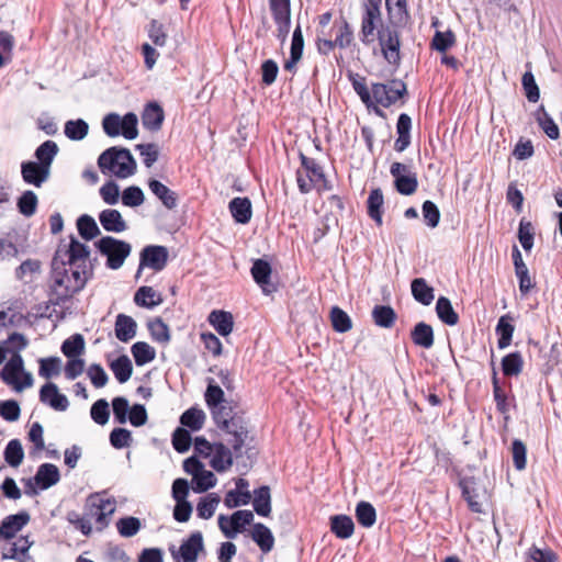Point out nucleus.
<instances>
[{
    "instance_id": "obj_1",
    "label": "nucleus",
    "mask_w": 562,
    "mask_h": 562,
    "mask_svg": "<svg viewBox=\"0 0 562 562\" xmlns=\"http://www.w3.org/2000/svg\"><path fill=\"white\" fill-rule=\"evenodd\" d=\"M89 276L86 270H79L54 260V289L61 299L79 292L86 285Z\"/></svg>"
},
{
    "instance_id": "obj_2",
    "label": "nucleus",
    "mask_w": 562,
    "mask_h": 562,
    "mask_svg": "<svg viewBox=\"0 0 562 562\" xmlns=\"http://www.w3.org/2000/svg\"><path fill=\"white\" fill-rule=\"evenodd\" d=\"M98 165L104 175H112L120 179H126L135 173L136 162L127 149L112 147L103 151Z\"/></svg>"
},
{
    "instance_id": "obj_3",
    "label": "nucleus",
    "mask_w": 562,
    "mask_h": 562,
    "mask_svg": "<svg viewBox=\"0 0 562 562\" xmlns=\"http://www.w3.org/2000/svg\"><path fill=\"white\" fill-rule=\"evenodd\" d=\"M215 423L225 432L227 442L238 454L249 439L248 428L244 418L233 415L232 411H215Z\"/></svg>"
},
{
    "instance_id": "obj_4",
    "label": "nucleus",
    "mask_w": 562,
    "mask_h": 562,
    "mask_svg": "<svg viewBox=\"0 0 562 562\" xmlns=\"http://www.w3.org/2000/svg\"><path fill=\"white\" fill-rule=\"evenodd\" d=\"M0 378L13 391L19 393L31 387L34 383L32 373L25 370L24 360L18 352L7 361L0 371Z\"/></svg>"
},
{
    "instance_id": "obj_5",
    "label": "nucleus",
    "mask_w": 562,
    "mask_h": 562,
    "mask_svg": "<svg viewBox=\"0 0 562 562\" xmlns=\"http://www.w3.org/2000/svg\"><path fill=\"white\" fill-rule=\"evenodd\" d=\"M98 251L106 258V267L117 270L123 267L126 258L131 255L132 246L125 240L112 236H103L97 243Z\"/></svg>"
},
{
    "instance_id": "obj_6",
    "label": "nucleus",
    "mask_w": 562,
    "mask_h": 562,
    "mask_svg": "<svg viewBox=\"0 0 562 562\" xmlns=\"http://www.w3.org/2000/svg\"><path fill=\"white\" fill-rule=\"evenodd\" d=\"M89 256V247L71 237L68 243L59 246L55 260L79 270H86L90 274Z\"/></svg>"
},
{
    "instance_id": "obj_7",
    "label": "nucleus",
    "mask_w": 562,
    "mask_h": 562,
    "mask_svg": "<svg viewBox=\"0 0 562 562\" xmlns=\"http://www.w3.org/2000/svg\"><path fill=\"white\" fill-rule=\"evenodd\" d=\"M115 509V499L99 493L90 495L85 504L86 516L94 520L100 530L109 525L110 518Z\"/></svg>"
},
{
    "instance_id": "obj_8",
    "label": "nucleus",
    "mask_w": 562,
    "mask_h": 562,
    "mask_svg": "<svg viewBox=\"0 0 562 562\" xmlns=\"http://www.w3.org/2000/svg\"><path fill=\"white\" fill-rule=\"evenodd\" d=\"M302 166L297 170L296 181L302 193H307L313 189H326V180L321 167L304 155H301Z\"/></svg>"
},
{
    "instance_id": "obj_9",
    "label": "nucleus",
    "mask_w": 562,
    "mask_h": 562,
    "mask_svg": "<svg viewBox=\"0 0 562 562\" xmlns=\"http://www.w3.org/2000/svg\"><path fill=\"white\" fill-rule=\"evenodd\" d=\"M183 470L192 476V490L195 493H204L217 483L214 473L206 470L205 465L195 457L188 458L183 462Z\"/></svg>"
},
{
    "instance_id": "obj_10",
    "label": "nucleus",
    "mask_w": 562,
    "mask_h": 562,
    "mask_svg": "<svg viewBox=\"0 0 562 562\" xmlns=\"http://www.w3.org/2000/svg\"><path fill=\"white\" fill-rule=\"evenodd\" d=\"M406 91V86L401 80H392L387 83H373L371 86L372 105L379 104L389 108L400 100Z\"/></svg>"
},
{
    "instance_id": "obj_11",
    "label": "nucleus",
    "mask_w": 562,
    "mask_h": 562,
    "mask_svg": "<svg viewBox=\"0 0 562 562\" xmlns=\"http://www.w3.org/2000/svg\"><path fill=\"white\" fill-rule=\"evenodd\" d=\"M381 0H367L364 4V13L362 16L361 34L362 41L372 43L376 38L378 32L382 26Z\"/></svg>"
},
{
    "instance_id": "obj_12",
    "label": "nucleus",
    "mask_w": 562,
    "mask_h": 562,
    "mask_svg": "<svg viewBox=\"0 0 562 562\" xmlns=\"http://www.w3.org/2000/svg\"><path fill=\"white\" fill-rule=\"evenodd\" d=\"M254 520V514L250 510H237L231 516H218V528L223 535L228 539H234L236 536L244 531L246 526H249Z\"/></svg>"
},
{
    "instance_id": "obj_13",
    "label": "nucleus",
    "mask_w": 562,
    "mask_h": 562,
    "mask_svg": "<svg viewBox=\"0 0 562 562\" xmlns=\"http://www.w3.org/2000/svg\"><path fill=\"white\" fill-rule=\"evenodd\" d=\"M390 171L394 178L395 188L401 194L411 195L416 191L418 186L417 177L408 166L393 162Z\"/></svg>"
},
{
    "instance_id": "obj_14",
    "label": "nucleus",
    "mask_w": 562,
    "mask_h": 562,
    "mask_svg": "<svg viewBox=\"0 0 562 562\" xmlns=\"http://www.w3.org/2000/svg\"><path fill=\"white\" fill-rule=\"evenodd\" d=\"M168 261V250L164 246H147L140 252L139 268L137 276L144 268H149L154 271H160L165 268Z\"/></svg>"
},
{
    "instance_id": "obj_15",
    "label": "nucleus",
    "mask_w": 562,
    "mask_h": 562,
    "mask_svg": "<svg viewBox=\"0 0 562 562\" xmlns=\"http://www.w3.org/2000/svg\"><path fill=\"white\" fill-rule=\"evenodd\" d=\"M40 400L43 404L57 412H65L69 407L67 396L60 393L58 386L53 382H47L41 387Z\"/></svg>"
},
{
    "instance_id": "obj_16",
    "label": "nucleus",
    "mask_w": 562,
    "mask_h": 562,
    "mask_svg": "<svg viewBox=\"0 0 562 562\" xmlns=\"http://www.w3.org/2000/svg\"><path fill=\"white\" fill-rule=\"evenodd\" d=\"M21 175L24 182L40 188L48 179L50 171L35 161H25L21 165Z\"/></svg>"
},
{
    "instance_id": "obj_17",
    "label": "nucleus",
    "mask_w": 562,
    "mask_h": 562,
    "mask_svg": "<svg viewBox=\"0 0 562 562\" xmlns=\"http://www.w3.org/2000/svg\"><path fill=\"white\" fill-rule=\"evenodd\" d=\"M203 550V537L201 532H194L190 536L188 540H186L178 551V553L172 552L173 557L177 559L180 557L183 562H196L199 553Z\"/></svg>"
},
{
    "instance_id": "obj_18",
    "label": "nucleus",
    "mask_w": 562,
    "mask_h": 562,
    "mask_svg": "<svg viewBox=\"0 0 562 562\" xmlns=\"http://www.w3.org/2000/svg\"><path fill=\"white\" fill-rule=\"evenodd\" d=\"M99 222L104 231L121 234L127 229V223L120 211L105 209L99 214Z\"/></svg>"
},
{
    "instance_id": "obj_19",
    "label": "nucleus",
    "mask_w": 562,
    "mask_h": 562,
    "mask_svg": "<svg viewBox=\"0 0 562 562\" xmlns=\"http://www.w3.org/2000/svg\"><path fill=\"white\" fill-rule=\"evenodd\" d=\"M376 37L380 41L385 58L391 63H395L398 59L400 47L397 34L385 27L378 32Z\"/></svg>"
},
{
    "instance_id": "obj_20",
    "label": "nucleus",
    "mask_w": 562,
    "mask_h": 562,
    "mask_svg": "<svg viewBox=\"0 0 562 562\" xmlns=\"http://www.w3.org/2000/svg\"><path fill=\"white\" fill-rule=\"evenodd\" d=\"M251 276L265 294H270L276 290L270 282L271 267L267 261L257 259L252 263Z\"/></svg>"
},
{
    "instance_id": "obj_21",
    "label": "nucleus",
    "mask_w": 562,
    "mask_h": 562,
    "mask_svg": "<svg viewBox=\"0 0 562 562\" xmlns=\"http://www.w3.org/2000/svg\"><path fill=\"white\" fill-rule=\"evenodd\" d=\"M60 480L58 468L52 463H44L40 465L34 476L35 484L40 490H47L57 484Z\"/></svg>"
},
{
    "instance_id": "obj_22",
    "label": "nucleus",
    "mask_w": 562,
    "mask_h": 562,
    "mask_svg": "<svg viewBox=\"0 0 562 562\" xmlns=\"http://www.w3.org/2000/svg\"><path fill=\"white\" fill-rule=\"evenodd\" d=\"M209 459L210 465L217 472H225L233 465L232 452L223 443H214Z\"/></svg>"
},
{
    "instance_id": "obj_23",
    "label": "nucleus",
    "mask_w": 562,
    "mask_h": 562,
    "mask_svg": "<svg viewBox=\"0 0 562 562\" xmlns=\"http://www.w3.org/2000/svg\"><path fill=\"white\" fill-rule=\"evenodd\" d=\"M30 520L26 513L8 516L0 526V537L12 539Z\"/></svg>"
},
{
    "instance_id": "obj_24",
    "label": "nucleus",
    "mask_w": 562,
    "mask_h": 562,
    "mask_svg": "<svg viewBox=\"0 0 562 562\" xmlns=\"http://www.w3.org/2000/svg\"><path fill=\"white\" fill-rule=\"evenodd\" d=\"M270 8L280 32L286 35L290 26V0H270Z\"/></svg>"
},
{
    "instance_id": "obj_25",
    "label": "nucleus",
    "mask_w": 562,
    "mask_h": 562,
    "mask_svg": "<svg viewBox=\"0 0 562 562\" xmlns=\"http://www.w3.org/2000/svg\"><path fill=\"white\" fill-rule=\"evenodd\" d=\"M209 323L221 336H228L234 328L233 315L225 311H213L209 315Z\"/></svg>"
},
{
    "instance_id": "obj_26",
    "label": "nucleus",
    "mask_w": 562,
    "mask_h": 562,
    "mask_svg": "<svg viewBox=\"0 0 562 562\" xmlns=\"http://www.w3.org/2000/svg\"><path fill=\"white\" fill-rule=\"evenodd\" d=\"M136 322L125 314H119L115 321V336L119 340L127 342L136 335Z\"/></svg>"
},
{
    "instance_id": "obj_27",
    "label": "nucleus",
    "mask_w": 562,
    "mask_h": 562,
    "mask_svg": "<svg viewBox=\"0 0 562 562\" xmlns=\"http://www.w3.org/2000/svg\"><path fill=\"white\" fill-rule=\"evenodd\" d=\"M251 538L263 553L270 552L274 547V537L263 524L258 522L252 526Z\"/></svg>"
},
{
    "instance_id": "obj_28",
    "label": "nucleus",
    "mask_w": 562,
    "mask_h": 562,
    "mask_svg": "<svg viewBox=\"0 0 562 562\" xmlns=\"http://www.w3.org/2000/svg\"><path fill=\"white\" fill-rule=\"evenodd\" d=\"M32 542L26 537H21L18 540L8 543L2 550V559L18 560L23 562V558L31 548Z\"/></svg>"
},
{
    "instance_id": "obj_29",
    "label": "nucleus",
    "mask_w": 562,
    "mask_h": 562,
    "mask_svg": "<svg viewBox=\"0 0 562 562\" xmlns=\"http://www.w3.org/2000/svg\"><path fill=\"white\" fill-rule=\"evenodd\" d=\"M330 530L340 539H348L353 535L355 524L347 515L330 517Z\"/></svg>"
},
{
    "instance_id": "obj_30",
    "label": "nucleus",
    "mask_w": 562,
    "mask_h": 562,
    "mask_svg": "<svg viewBox=\"0 0 562 562\" xmlns=\"http://www.w3.org/2000/svg\"><path fill=\"white\" fill-rule=\"evenodd\" d=\"M142 120L145 128L158 131L164 121V111L157 103H150L145 108Z\"/></svg>"
},
{
    "instance_id": "obj_31",
    "label": "nucleus",
    "mask_w": 562,
    "mask_h": 562,
    "mask_svg": "<svg viewBox=\"0 0 562 562\" xmlns=\"http://www.w3.org/2000/svg\"><path fill=\"white\" fill-rule=\"evenodd\" d=\"M229 210L236 222L246 224L251 218V203L247 198H235L229 202Z\"/></svg>"
},
{
    "instance_id": "obj_32",
    "label": "nucleus",
    "mask_w": 562,
    "mask_h": 562,
    "mask_svg": "<svg viewBox=\"0 0 562 562\" xmlns=\"http://www.w3.org/2000/svg\"><path fill=\"white\" fill-rule=\"evenodd\" d=\"M134 302L138 306L153 308L162 302V297L151 286H140L134 295Z\"/></svg>"
},
{
    "instance_id": "obj_33",
    "label": "nucleus",
    "mask_w": 562,
    "mask_h": 562,
    "mask_svg": "<svg viewBox=\"0 0 562 562\" xmlns=\"http://www.w3.org/2000/svg\"><path fill=\"white\" fill-rule=\"evenodd\" d=\"M150 191L161 201L167 209H175L177 206V195L168 187L158 180H150L148 182Z\"/></svg>"
},
{
    "instance_id": "obj_34",
    "label": "nucleus",
    "mask_w": 562,
    "mask_h": 562,
    "mask_svg": "<svg viewBox=\"0 0 562 562\" xmlns=\"http://www.w3.org/2000/svg\"><path fill=\"white\" fill-rule=\"evenodd\" d=\"M390 20L395 25H404L408 21L406 0H386Z\"/></svg>"
},
{
    "instance_id": "obj_35",
    "label": "nucleus",
    "mask_w": 562,
    "mask_h": 562,
    "mask_svg": "<svg viewBox=\"0 0 562 562\" xmlns=\"http://www.w3.org/2000/svg\"><path fill=\"white\" fill-rule=\"evenodd\" d=\"M303 35L300 26H297L292 36V44H291V56L290 59L285 61L284 69L288 71H293L295 68V65L301 59L303 54Z\"/></svg>"
},
{
    "instance_id": "obj_36",
    "label": "nucleus",
    "mask_w": 562,
    "mask_h": 562,
    "mask_svg": "<svg viewBox=\"0 0 562 562\" xmlns=\"http://www.w3.org/2000/svg\"><path fill=\"white\" fill-rule=\"evenodd\" d=\"M412 339L415 345L429 349L434 345V330L426 323H418L413 331Z\"/></svg>"
},
{
    "instance_id": "obj_37",
    "label": "nucleus",
    "mask_w": 562,
    "mask_h": 562,
    "mask_svg": "<svg viewBox=\"0 0 562 562\" xmlns=\"http://www.w3.org/2000/svg\"><path fill=\"white\" fill-rule=\"evenodd\" d=\"M512 317L509 315H503L496 325V334L498 335V347L501 349L507 348L513 338L514 325H512Z\"/></svg>"
},
{
    "instance_id": "obj_38",
    "label": "nucleus",
    "mask_w": 562,
    "mask_h": 562,
    "mask_svg": "<svg viewBox=\"0 0 562 562\" xmlns=\"http://www.w3.org/2000/svg\"><path fill=\"white\" fill-rule=\"evenodd\" d=\"M205 401L212 409L213 417L215 418V411H232L229 407L223 405L224 392L215 384L210 383L205 392Z\"/></svg>"
},
{
    "instance_id": "obj_39",
    "label": "nucleus",
    "mask_w": 562,
    "mask_h": 562,
    "mask_svg": "<svg viewBox=\"0 0 562 562\" xmlns=\"http://www.w3.org/2000/svg\"><path fill=\"white\" fill-rule=\"evenodd\" d=\"M412 294L417 302L424 305H429L435 297L434 289L423 278L415 279L412 282Z\"/></svg>"
},
{
    "instance_id": "obj_40",
    "label": "nucleus",
    "mask_w": 562,
    "mask_h": 562,
    "mask_svg": "<svg viewBox=\"0 0 562 562\" xmlns=\"http://www.w3.org/2000/svg\"><path fill=\"white\" fill-rule=\"evenodd\" d=\"M256 513L260 516L267 517L271 513V496L268 486H261L255 491L252 501Z\"/></svg>"
},
{
    "instance_id": "obj_41",
    "label": "nucleus",
    "mask_w": 562,
    "mask_h": 562,
    "mask_svg": "<svg viewBox=\"0 0 562 562\" xmlns=\"http://www.w3.org/2000/svg\"><path fill=\"white\" fill-rule=\"evenodd\" d=\"M86 344L80 334L72 335L61 345V352L68 358H80L85 352Z\"/></svg>"
},
{
    "instance_id": "obj_42",
    "label": "nucleus",
    "mask_w": 562,
    "mask_h": 562,
    "mask_svg": "<svg viewBox=\"0 0 562 562\" xmlns=\"http://www.w3.org/2000/svg\"><path fill=\"white\" fill-rule=\"evenodd\" d=\"M536 120L541 127V130L546 133L548 137L551 139H558L560 136V130L553 119L547 113L543 106H540L536 112Z\"/></svg>"
},
{
    "instance_id": "obj_43",
    "label": "nucleus",
    "mask_w": 562,
    "mask_h": 562,
    "mask_svg": "<svg viewBox=\"0 0 562 562\" xmlns=\"http://www.w3.org/2000/svg\"><path fill=\"white\" fill-rule=\"evenodd\" d=\"M58 153V146L53 140L44 142L36 150L35 157L37 159V164L48 168L50 171V166Z\"/></svg>"
},
{
    "instance_id": "obj_44",
    "label": "nucleus",
    "mask_w": 562,
    "mask_h": 562,
    "mask_svg": "<svg viewBox=\"0 0 562 562\" xmlns=\"http://www.w3.org/2000/svg\"><path fill=\"white\" fill-rule=\"evenodd\" d=\"M110 368L120 383H125L133 372L132 362L127 356H121L113 360Z\"/></svg>"
},
{
    "instance_id": "obj_45",
    "label": "nucleus",
    "mask_w": 562,
    "mask_h": 562,
    "mask_svg": "<svg viewBox=\"0 0 562 562\" xmlns=\"http://www.w3.org/2000/svg\"><path fill=\"white\" fill-rule=\"evenodd\" d=\"M220 502L221 497L216 493H210L202 497L196 506L198 516L202 519H210L214 515Z\"/></svg>"
},
{
    "instance_id": "obj_46",
    "label": "nucleus",
    "mask_w": 562,
    "mask_h": 562,
    "mask_svg": "<svg viewBox=\"0 0 562 562\" xmlns=\"http://www.w3.org/2000/svg\"><path fill=\"white\" fill-rule=\"evenodd\" d=\"M88 132L89 125L81 119L70 120L65 123L64 133L71 140H82L88 135Z\"/></svg>"
},
{
    "instance_id": "obj_47",
    "label": "nucleus",
    "mask_w": 562,
    "mask_h": 562,
    "mask_svg": "<svg viewBox=\"0 0 562 562\" xmlns=\"http://www.w3.org/2000/svg\"><path fill=\"white\" fill-rule=\"evenodd\" d=\"M384 200L380 189H374L370 192L368 199V213L378 225H382V206Z\"/></svg>"
},
{
    "instance_id": "obj_48",
    "label": "nucleus",
    "mask_w": 562,
    "mask_h": 562,
    "mask_svg": "<svg viewBox=\"0 0 562 562\" xmlns=\"http://www.w3.org/2000/svg\"><path fill=\"white\" fill-rule=\"evenodd\" d=\"M132 355L137 366H144L155 359L156 351L147 342L138 341L132 346Z\"/></svg>"
},
{
    "instance_id": "obj_49",
    "label": "nucleus",
    "mask_w": 562,
    "mask_h": 562,
    "mask_svg": "<svg viewBox=\"0 0 562 562\" xmlns=\"http://www.w3.org/2000/svg\"><path fill=\"white\" fill-rule=\"evenodd\" d=\"M436 312L438 317L447 325L452 326L458 323V315L453 311L451 302L447 297L440 296L437 300Z\"/></svg>"
},
{
    "instance_id": "obj_50",
    "label": "nucleus",
    "mask_w": 562,
    "mask_h": 562,
    "mask_svg": "<svg viewBox=\"0 0 562 562\" xmlns=\"http://www.w3.org/2000/svg\"><path fill=\"white\" fill-rule=\"evenodd\" d=\"M77 228L80 236L86 240H91L100 234L97 222L89 215H81L77 220Z\"/></svg>"
},
{
    "instance_id": "obj_51",
    "label": "nucleus",
    "mask_w": 562,
    "mask_h": 562,
    "mask_svg": "<svg viewBox=\"0 0 562 562\" xmlns=\"http://www.w3.org/2000/svg\"><path fill=\"white\" fill-rule=\"evenodd\" d=\"M205 414L202 409L190 408L186 411L180 418L183 426L196 431L203 427Z\"/></svg>"
},
{
    "instance_id": "obj_52",
    "label": "nucleus",
    "mask_w": 562,
    "mask_h": 562,
    "mask_svg": "<svg viewBox=\"0 0 562 562\" xmlns=\"http://www.w3.org/2000/svg\"><path fill=\"white\" fill-rule=\"evenodd\" d=\"M374 323L384 328H390L395 321V312L391 306L378 305L372 311Z\"/></svg>"
},
{
    "instance_id": "obj_53",
    "label": "nucleus",
    "mask_w": 562,
    "mask_h": 562,
    "mask_svg": "<svg viewBox=\"0 0 562 562\" xmlns=\"http://www.w3.org/2000/svg\"><path fill=\"white\" fill-rule=\"evenodd\" d=\"M142 528V522L138 518L128 516L123 517L116 521V529L124 538L134 537Z\"/></svg>"
},
{
    "instance_id": "obj_54",
    "label": "nucleus",
    "mask_w": 562,
    "mask_h": 562,
    "mask_svg": "<svg viewBox=\"0 0 562 562\" xmlns=\"http://www.w3.org/2000/svg\"><path fill=\"white\" fill-rule=\"evenodd\" d=\"M38 362V374L42 378L50 379L60 373L61 360L58 357L42 358Z\"/></svg>"
},
{
    "instance_id": "obj_55",
    "label": "nucleus",
    "mask_w": 562,
    "mask_h": 562,
    "mask_svg": "<svg viewBox=\"0 0 562 562\" xmlns=\"http://www.w3.org/2000/svg\"><path fill=\"white\" fill-rule=\"evenodd\" d=\"M330 321L334 329L338 333H346L352 328L351 318L341 308L335 306L330 311Z\"/></svg>"
},
{
    "instance_id": "obj_56",
    "label": "nucleus",
    "mask_w": 562,
    "mask_h": 562,
    "mask_svg": "<svg viewBox=\"0 0 562 562\" xmlns=\"http://www.w3.org/2000/svg\"><path fill=\"white\" fill-rule=\"evenodd\" d=\"M37 195L31 191L27 190L22 193V195L18 199V209L21 214H23L26 217L32 216L37 207Z\"/></svg>"
},
{
    "instance_id": "obj_57",
    "label": "nucleus",
    "mask_w": 562,
    "mask_h": 562,
    "mask_svg": "<svg viewBox=\"0 0 562 562\" xmlns=\"http://www.w3.org/2000/svg\"><path fill=\"white\" fill-rule=\"evenodd\" d=\"M356 517L360 525L368 528L374 525L376 513L370 503L360 502L356 508Z\"/></svg>"
},
{
    "instance_id": "obj_58",
    "label": "nucleus",
    "mask_w": 562,
    "mask_h": 562,
    "mask_svg": "<svg viewBox=\"0 0 562 562\" xmlns=\"http://www.w3.org/2000/svg\"><path fill=\"white\" fill-rule=\"evenodd\" d=\"M4 458H5V461L11 467H18L22 463L23 458H24V451H23L22 445L19 440L13 439V440L9 441V443L7 445L5 450H4Z\"/></svg>"
},
{
    "instance_id": "obj_59",
    "label": "nucleus",
    "mask_w": 562,
    "mask_h": 562,
    "mask_svg": "<svg viewBox=\"0 0 562 562\" xmlns=\"http://www.w3.org/2000/svg\"><path fill=\"white\" fill-rule=\"evenodd\" d=\"M148 37L157 47H165L168 42V33L164 24L158 21H151L148 27Z\"/></svg>"
},
{
    "instance_id": "obj_60",
    "label": "nucleus",
    "mask_w": 562,
    "mask_h": 562,
    "mask_svg": "<svg viewBox=\"0 0 562 562\" xmlns=\"http://www.w3.org/2000/svg\"><path fill=\"white\" fill-rule=\"evenodd\" d=\"M522 358L518 352H513L505 356L502 360V368L504 374L518 375L522 370Z\"/></svg>"
},
{
    "instance_id": "obj_61",
    "label": "nucleus",
    "mask_w": 562,
    "mask_h": 562,
    "mask_svg": "<svg viewBox=\"0 0 562 562\" xmlns=\"http://www.w3.org/2000/svg\"><path fill=\"white\" fill-rule=\"evenodd\" d=\"M13 46V36L5 31H0V68L10 61Z\"/></svg>"
},
{
    "instance_id": "obj_62",
    "label": "nucleus",
    "mask_w": 562,
    "mask_h": 562,
    "mask_svg": "<svg viewBox=\"0 0 562 562\" xmlns=\"http://www.w3.org/2000/svg\"><path fill=\"white\" fill-rule=\"evenodd\" d=\"M145 195L140 188L132 186L122 193V202L125 206L136 207L144 203Z\"/></svg>"
},
{
    "instance_id": "obj_63",
    "label": "nucleus",
    "mask_w": 562,
    "mask_h": 562,
    "mask_svg": "<svg viewBox=\"0 0 562 562\" xmlns=\"http://www.w3.org/2000/svg\"><path fill=\"white\" fill-rule=\"evenodd\" d=\"M150 335L154 340L160 344H168L170 340V333L168 326L159 318L154 319L148 325Z\"/></svg>"
},
{
    "instance_id": "obj_64",
    "label": "nucleus",
    "mask_w": 562,
    "mask_h": 562,
    "mask_svg": "<svg viewBox=\"0 0 562 562\" xmlns=\"http://www.w3.org/2000/svg\"><path fill=\"white\" fill-rule=\"evenodd\" d=\"M251 501V494L245 492H238L236 490H231L227 492L224 498V505L232 509L239 506H244L249 504Z\"/></svg>"
}]
</instances>
